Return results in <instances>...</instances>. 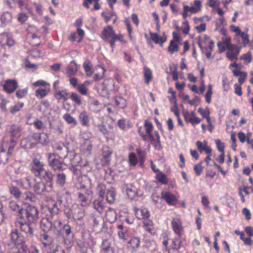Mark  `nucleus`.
Masks as SVG:
<instances>
[{
  "mask_svg": "<svg viewBox=\"0 0 253 253\" xmlns=\"http://www.w3.org/2000/svg\"><path fill=\"white\" fill-rule=\"evenodd\" d=\"M144 127L146 130V132L147 134V137L149 138L151 141H154L155 139L152 133V131L153 129V126L152 123L148 120H145L144 122Z\"/></svg>",
  "mask_w": 253,
  "mask_h": 253,
  "instance_id": "nucleus-24",
  "label": "nucleus"
},
{
  "mask_svg": "<svg viewBox=\"0 0 253 253\" xmlns=\"http://www.w3.org/2000/svg\"><path fill=\"white\" fill-rule=\"evenodd\" d=\"M47 217L43 218L41 221V228L45 233L52 231L53 222L51 220L50 214H47Z\"/></svg>",
  "mask_w": 253,
  "mask_h": 253,
  "instance_id": "nucleus-11",
  "label": "nucleus"
},
{
  "mask_svg": "<svg viewBox=\"0 0 253 253\" xmlns=\"http://www.w3.org/2000/svg\"><path fill=\"white\" fill-rule=\"evenodd\" d=\"M71 99L77 105H81V100L80 96L76 93L72 92L70 96Z\"/></svg>",
  "mask_w": 253,
  "mask_h": 253,
  "instance_id": "nucleus-51",
  "label": "nucleus"
},
{
  "mask_svg": "<svg viewBox=\"0 0 253 253\" xmlns=\"http://www.w3.org/2000/svg\"><path fill=\"white\" fill-rule=\"evenodd\" d=\"M63 119L69 125L76 126L78 124L76 119L69 113H66L63 116Z\"/></svg>",
  "mask_w": 253,
  "mask_h": 253,
  "instance_id": "nucleus-35",
  "label": "nucleus"
},
{
  "mask_svg": "<svg viewBox=\"0 0 253 253\" xmlns=\"http://www.w3.org/2000/svg\"><path fill=\"white\" fill-rule=\"evenodd\" d=\"M4 36H5L6 45L12 46L15 44V41L9 34L6 33L4 34Z\"/></svg>",
  "mask_w": 253,
  "mask_h": 253,
  "instance_id": "nucleus-53",
  "label": "nucleus"
},
{
  "mask_svg": "<svg viewBox=\"0 0 253 253\" xmlns=\"http://www.w3.org/2000/svg\"><path fill=\"white\" fill-rule=\"evenodd\" d=\"M171 225L174 233L177 236H182L184 228L181 219L178 217H172Z\"/></svg>",
  "mask_w": 253,
  "mask_h": 253,
  "instance_id": "nucleus-10",
  "label": "nucleus"
},
{
  "mask_svg": "<svg viewBox=\"0 0 253 253\" xmlns=\"http://www.w3.org/2000/svg\"><path fill=\"white\" fill-rule=\"evenodd\" d=\"M126 193L129 198L131 199H133L136 194L135 190L132 188H126Z\"/></svg>",
  "mask_w": 253,
  "mask_h": 253,
  "instance_id": "nucleus-60",
  "label": "nucleus"
},
{
  "mask_svg": "<svg viewBox=\"0 0 253 253\" xmlns=\"http://www.w3.org/2000/svg\"><path fill=\"white\" fill-rule=\"evenodd\" d=\"M47 92L48 91L47 90L39 88L36 90L35 95L38 98L42 99L47 95Z\"/></svg>",
  "mask_w": 253,
  "mask_h": 253,
  "instance_id": "nucleus-47",
  "label": "nucleus"
},
{
  "mask_svg": "<svg viewBox=\"0 0 253 253\" xmlns=\"http://www.w3.org/2000/svg\"><path fill=\"white\" fill-rule=\"evenodd\" d=\"M196 145L198 150L201 153L205 152L208 154V156L206 158H210L211 156L210 154L211 152V149L210 147L208 146L207 142L205 141L204 143H203L200 141H197L196 142Z\"/></svg>",
  "mask_w": 253,
  "mask_h": 253,
  "instance_id": "nucleus-15",
  "label": "nucleus"
},
{
  "mask_svg": "<svg viewBox=\"0 0 253 253\" xmlns=\"http://www.w3.org/2000/svg\"><path fill=\"white\" fill-rule=\"evenodd\" d=\"M89 183V180L86 178L84 179L79 178L78 182L76 183V187L78 189L85 190V191L87 188H90L87 185Z\"/></svg>",
  "mask_w": 253,
  "mask_h": 253,
  "instance_id": "nucleus-25",
  "label": "nucleus"
},
{
  "mask_svg": "<svg viewBox=\"0 0 253 253\" xmlns=\"http://www.w3.org/2000/svg\"><path fill=\"white\" fill-rule=\"evenodd\" d=\"M10 193L13 196L15 199H19L22 193L20 190L16 186H10L9 188Z\"/></svg>",
  "mask_w": 253,
  "mask_h": 253,
  "instance_id": "nucleus-37",
  "label": "nucleus"
},
{
  "mask_svg": "<svg viewBox=\"0 0 253 253\" xmlns=\"http://www.w3.org/2000/svg\"><path fill=\"white\" fill-rule=\"evenodd\" d=\"M135 215L138 219H146L150 216V213L146 208L137 209L135 211Z\"/></svg>",
  "mask_w": 253,
  "mask_h": 253,
  "instance_id": "nucleus-20",
  "label": "nucleus"
},
{
  "mask_svg": "<svg viewBox=\"0 0 253 253\" xmlns=\"http://www.w3.org/2000/svg\"><path fill=\"white\" fill-rule=\"evenodd\" d=\"M168 51L171 53L173 54L175 52L178 50V46L175 43L173 40H171L170 42L169 46H168Z\"/></svg>",
  "mask_w": 253,
  "mask_h": 253,
  "instance_id": "nucleus-45",
  "label": "nucleus"
},
{
  "mask_svg": "<svg viewBox=\"0 0 253 253\" xmlns=\"http://www.w3.org/2000/svg\"><path fill=\"white\" fill-rule=\"evenodd\" d=\"M101 248V251L112 250V248L111 247V244L107 240H104L103 241Z\"/></svg>",
  "mask_w": 253,
  "mask_h": 253,
  "instance_id": "nucleus-55",
  "label": "nucleus"
},
{
  "mask_svg": "<svg viewBox=\"0 0 253 253\" xmlns=\"http://www.w3.org/2000/svg\"><path fill=\"white\" fill-rule=\"evenodd\" d=\"M115 31L112 26L109 25L104 28L101 38L103 40L108 41L112 48L115 46L114 43Z\"/></svg>",
  "mask_w": 253,
  "mask_h": 253,
  "instance_id": "nucleus-7",
  "label": "nucleus"
},
{
  "mask_svg": "<svg viewBox=\"0 0 253 253\" xmlns=\"http://www.w3.org/2000/svg\"><path fill=\"white\" fill-rule=\"evenodd\" d=\"M83 66L86 76L88 77H91L93 74V72L91 70L92 64L91 62L89 60L86 59L84 62Z\"/></svg>",
  "mask_w": 253,
  "mask_h": 253,
  "instance_id": "nucleus-32",
  "label": "nucleus"
},
{
  "mask_svg": "<svg viewBox=\"0 0 253 253\" xmlns=\"http://www.w3.org/2000/svg\"><path fill=\"white\" fill-rule=\"evenodd\" d=\"M77 89L78 91L82 95H86L87 92V88L85 85V84H82L78 85Z\"/></svg>",
  "mask_w": 253,
  "mask_h": 253,
  "instance_id": "nucleus-56",
  "label": "nucleus"
},
{
  "mask_svg": "<svg viewBox=\"0 0 253 253\" xmlns=\"http://www.w3.org/2000/svg\"><path fill=\"white\" fill-rule=\"evenodd\" d=\"M25 218L29 223L36 222L39 218V211L34 206H29L26 209H24V219Z\"/></svg>",
  "mask_w": 253,
  "mask_h": 253,
  "instance_id": "nucleus-6",
  "label": "nucleus"
},
{
  "mask_svg": "<svg viewBox=\"0 0 253 253\" xmlns=\"http://www.w3.org/2000/svg\"><path fill=\"white\" fill-rule=\"evenodd\" d=\"M66 175L63 173H58L56 175V183L60 186H63L66 183Z\"/></svg>",
  "mask_w": 253,
  "mask_h": 253,
  "instance_id": "nucleus-39",
  "label": "nucleus"
},
{
  "mask_svg": "<svg viewBox=\"0 0 253 253\" xmlns=\"http://www.w3.org/2000/svg\"><path fill=\"white\" fill-rule=\"evenodd\" d=\"M35 184L33 185V187L35 192L38 194H42L44 192L47 191V187L45 185L44 183L41 181H37L35 179L33 180Z\"/></svg>",
  "mask_w": 253,
  "mask_h": 253,
  "instance_id": "nucleus-17",
  "label": "nucleus"
},
{
  "mask_svg": "<svg viewBox=\"0 0 253 253\" xmlns=\"http://www.w3.org/2000/svg\"><path fill=\"white\" fill-rule=\"evenodd\" d=\"M116 194L113 188L108 189L106 195V199L108 203L112 204L116 200Z\"/></svg>",
  "mask_w": 253,
  "mask_h": 253,
  "instance_id": "nucleus-29",
  "label": "nucleus"
},
{
  "mask_svg": "<svg viewBox=\"0 0 253 253\" xmlns=\"http://www.w3.org/2000/svg\"><path fill=\"white\" fill-rule=\"evenodd\" d=\"M239 54V51H237V52H227L226 56L229 59L233 61V60L237 59V56Z\"/></svg>",
  "mask_w": 253,
  "mask_h": 253,
  "instance_id": "nucleus-58",
  "label": "nucleus"
},
{
  "mask_svg": "<svg viewBox=\"0 0 253 253\" xmlns=\"http://www.w3.org/2000/svg\"><path fill=\"white\" fill-rule=\"evenodd\" d=\"M79 119L80 121L81 124L83 126H87L89 125V118L86 113L83 111L80 113L79 116Z\"/></svg>",
  "mask_w": 253,
  "mask_h": 253,
  "instance_id": "nucleus-33",
  "label": "nucleus"
},
{
  "mask_svg": "<svg viewBox=\"0 0 253 253\" xmlns=\"http://www.w3.org/2000/svg\"><path fill=\"white\" fill-rule=\"evenodd\" d=\"M31 38L32 40L30 41V43L33 45L37 46L40 44L39 38L36 34H32L31 36Z\"/></svg>",
  "mask_w": 253,
  "mask_h": 253,
  "instance_id": "nucleus-59",
  "label": "nucleus"
},
{
  "mask_svg": "<svg viewBox=\"0 0 253 253\" xmlns=\"http://www.w3.org/2000/svg\"><path fill=\"white\" fill-rule=\"evenodd\" d=\"M239 36L242 38L244 46H245L249 42V36L247 33L242 32Z\"/></svg>",
  "mask_w": 253,
  "mask_h": 253,
  "instance_id": "nucleus-62",
  "label": "nucleus"
},
{
  "mask_svg": "<svg viewBox=\"0 0 253 253\" xmlns=\"http://www.w3.org/2000/svg\"><path fill=\"white\" fill-rule=\"evenodd\" d=\"M156 179L162 184H166L168 183V179L165 174L160 172L156 175Z\"/></svg>",
  "mask_w": 253,
  "mask_h": 253,
  "instance_id": "nucleus-44",
  "label": "nucleus"
},
{
  "mask_svg": "<svg viewBox=\"0 0 253 253\" xmlns=\"http://www.w3.org/2000/svg\"><path fill=\"white\" fill-rule=\"evenodd\" d=\"M47 209L50 213L51 220L53 222V230L52 231L54 233L57 234L59 231H61L63 226L61 221L57 219V214L59 209L55 201H52L51 205H49Z\"/></svg>",
  "mask_w": 253,
  "mask_h": 253,
  "instance_id": "nucleus-3",
  "label": "nucleus"
},
{
  "mask_svg": "<svg viewBox=\"0 0 253 253\" xmlns=\"http://www.w3.org/2000/svg\"><path fill=\"white\" fill-rule=\"evenodd\" d=\"M145 248H146L149 252H153L157 250V247L156 242L153 241H149L145 243Z\"/></svg>",
  "mask_w": 253,
  "mask_h": 253,
  "instance_id": "nucleus-41",
  "label": "nucleus"
},
{
  "mask_svg": "<svg viewBox=\"0 0 253 253\" xmlns=\"http://www.w3.org/2000/svg\"><path fill=\"white\" fill-rule=\"evenodd\" d=\"M98 129L104 136H105L106 140H109L110 138L108 137L109 131H108L106 126L104 124H99L97 126Z\"/></svg>",
  "mask_w": 253,
  "mask_h": 253,
  "instance_id": "nucleus-43",
  "label": "nucleus"
},
{
  "mask_svg": "<svg viewBox=\"0 0 253 253\" xmlns=\"http://www.w3.org/2000/svg\"><path fill=\"white\" fill-rule=\"evenodd\" d=\"M140 245V240L139 238L136 237H133L127 241L126 248L131 253H134L139 248Z\"/></svg>",
  "mask_w": 253,
  "mask_h": 253,
  "instance_id": "nucleus-13",
  "label": "nucleus"
},
{
  "mask_svg": "<svg viewBox=\"0 0 253 253\" xmlns=\"http://www.w3.org/2000/svg\"><path fill=\"white\" fill-rule=\"evenodd\" d=\"M95 209L100 212V210H102L104 207L103 199L102 197L98 198L93 203Z\"/></svg>",
  "mask_w": 253,
  "mask_h": 253,
  "instance_id": "nucleus-40",
  "label": "nucleus"
},
{
  "mask_svg": "<svg viewBox=\"0 0 253 253\" xmlns=\"http://www.w3.org/2000/svg\"><path fill=\"white\" fill-rule=\"evenodd\" d=\"M182 236H177L172 239L171 245V249L174 251H178L182 247Z\"/></svg>",
  "mask_w": 253,
  "mask_h": 253,
  "instance_id": "nucleus-27",
  "label": "nucleus"
},
{
  "mask_svg": "<svg viewBox=\"0 0 253 253\" xmlns=\"http://www.w3.org/2000/svg\"><path fill=\"white\" fill-rule=\"evenodd\" d=\"M17 226H19L21 230L25 232L27 235L32 236L34 235L33 227L29 223L26 222H18Z\"/></svg>",
  "mask_w": 253,
  "mask_h": 253,
  "instance_id": "nucleus-16",
  "label": "nucleus"
},
{
  "mask_svg": "<svg viewBox=\"0 0 253 253\" xmlns=\"http://www.w3.org/2000/svg\"><path fill=\"white\" fill-rule=\"evenodd\" d=\"M34 180L31 177H27L24 179H19L16 180L17 184L20 185L25 189H29L32 187V183Z\"/></svg>",
  "mask_w": 253,
  "mask_h": 253,
  "instance_id": "nucleus-19",
  "label": "nucleus"
},
{
  "mask_svg": "<svg viewBox=\"0 0 253 253\" xmlns=\"http://www.w3.org/2000/svg\"><path fill=\"white\" fill-rule=\"evenodd\" d=\"M201 162H200L194 167V170L197 176L200 175L203 170V167L201 166Z\"/></svg>",
  "mask_w": 253,
  "mask_h": 253,
  "instance_id": "nucleus-57",
  "label": "nucleus"
},
{
  "mask_svg": "<svg viewBox=\"0 0 253 253\" xmlns=\"http://www.w3.org/2000/svg\"><path fill=\"white\" fill-rule=\"evenodd\" d=\"M30 168L36 176L46 180L47 186L50 188L51 187L53 175L50 171H47L43 168L42 162L40 161L39 159H33Z\"/></svg>",
  "mask_w": 253,
  "mask_h": 253,
  "instance_id": "nucleus-1",
  "label": "nucleus"
},
{
  "mask_svg": "<svg viewBox=\"0 0 253 253\" xmlns=\"http://www.w3.org/2000/svg\"><path fill=\"white\" fill-rule=\"evenodd\" d=\"M18 87L17 82L15 80H6L3 84V89L8 93H13Z\"/></svg>",
  "mask_w": 253,
  "mask_h": 253,
  "instance_id": "nucleus-14",
  "label": "nucleus"
},
{
  "mask_svg": "<svg viewBox=\"0 0 253 253\" xmlns=\"http://www.w3.org/2000/svg\"><path fill=\"white\" fill-rule=\"evenodd\" d=\"M81 150L86 156H89L91 154L92 145L90 140V134L83 132L81 134Z\"/></svg>",
  "mask_w": 253,
  "mask_h": 253,
  "instance_id": "nucleus-4",
  "label": "nucleus"
},
{
  "mask_svg": "<svg viewBox=\"0 0 253 253\" xmlns=\"http://www.w3.org/2000/svg\"><path fill=\"white\" fill-rule=\"evenodd\" d=\"M12 253H31L26 244L13 247Z\"/></svg>",
  "mask_w": 253,
  "mask_h": 253,
  "instance_id": "nucleus-28",
  "label": "nucleus"
},
{
  "mask_svg": "<svg viewBox=\"0 0 253 253\" xmlns=\"http://www.w3.org/2000/svg\"><path fill=\"white\" fill-rule=\"evenodd\" d=\"M115 103L117 106L120 108L123 109L126 105V100L122 96L115 97L114 98Z\"/></svg>",
  "mask_w": 253,
  "mask_h": 253,
  "instance_id": "nucleus-34",
  "label": "nucleus"
},
{
  "mask_svg": "<svg viewBox=\"0 0 253 253\" xmlns=\"http://www.w3.org/2000/svg\"><path fill=\"white\" fill-rule=\"evenodd\" d=\"M9 208L20 218L24 219V209L22 205H19L15 201H11L9 203Z\"/></svg>",
  "mask_w": 253,
  "mask_h": 253,
  "instance_id": "nucleus-12",
  "label": "nucleus"
},
{
  "mask_svg": "<svg viewBox=\"0 0 253 253\" xmlns=\"http://www.w3.org/2000/svg\"><path fill=\"white\" fill-rule=\"evenodd\" d=\"M144 77L145 83L147 84H149V83L150 82L152 79V71L149 68L147 67L144 68Z\"/></svg>",
  "mask_w": 253,
  "mask_h": 253,
  "instance_id": "nucleus-38",
  "label": "nucleus"
},
{
  "mask_svg": "<svg viewBox=\"0 0 253 253\" xmlns=\"http://www.w3.org/2000/svg\"><path fill=\"white\" fill-rule=\"evenodd\" d=\"M150 35L152 40L156 43L160 44L161 45L166 42L167 40V37L166 35H163L162 37H160L157 33H150Z\"/></svg>",
  "mask_w": 253,
  "mask_h": 253,
  "instance_id": "nucleus-23",
  "label": "nucleus"
},
{
  "mask_svg": "<svg viewBox=\"0 0 253 253\" xmlns=\"http://www.w3.org/2000/svg\"><path fill=\"white\" fill-rule=\"evenodd\" d=\"M10 238L13 244V247L25 244V239L17 229H13L10 234Z\"/></svg>",
  "mask_w": 253,
  "mask_h": 253,
  "instance_id": "nucleus-8",
  "label": "nucleus"
},
{
  "mask_svg": "<svg viewBox=\"0 0 253 253\" xmlns=\"http://www.w3.org/2000/svg\"><path fill=\"white\" fill-rule=\"evenodd\" d=\"M112 154V151L108 147H104L102 148V155L103 158H108L110 157Z\"/></svg>",
  "mask_w": 253,
  "mask_h": 253,
  "instance_id": "nucleus-61",
  "label": "nucleus"
},
{
  "mask_svg": "<svg viewBox=\"0 0 253 253\" xmlns=\"http://www.w3.org/2000/svg\"><path fill=\"white\" fill-rule=\"evenodd\" d=\"M162 198L169 205H174L176 203V198L174 195L168 192H163L161 193Z\"/></svg>",
  "mask_w": 253,
  "mask_h": 253,
  "instance_id": "nucleus-18",
  "label": "nucleus"
},
{
  "mask_svg": "<svg viewBox=\"0 0 253 253\" xmlns=\"http://www.w3.org/2000/svg\"><path fill=\"white\" fill-rule=\"evenodd\" d=\"M77 211H75L73 214V217L75 219L80 220L82 218L84 215V213L83 210L79 208L76 209Z\"/></svg>",
  "mask_w": 253,
  "mask_h": 253,
  "instance_id": "nucleus-46",
  "label": "nucleus"
},
{
  "mask_svg": "<svg viewBox=\"0 0 253 253\" xmlns=\"http://www.w3.org/2000/svg\"><path fill=\"white\" fill-rule=\"evenodd\" d=\"M97 70L99 71V72L95 74L94 76V80L95 81L102 79L104 77V73L105 72L104 68L102 66H98Z\"/></svg>",
  "mask_w": 253,
  "mask_h": 253,
  "instance_id": "nucleus-42",
  "label": "nucleus"
},
{
  "mask_svg": "<svg viewBox=\"0 0 253 253\" xmlns=\"http://www.w3.org/2000/svg\"><path fill=\"white\" fill-rule=\"evenodd\" d=\"M69 93L65 90H55L54 96L58 100H63L66 101L68 99Z\"/></svg>",
  "mask_w": 253,
  "mask_h": 253,
  "instance_id": "nucleus-26",
  "label": "nucleus"
},
{
  "mask_svg": "<svg viewBox=\"0 0 253 253\" xmlns=\"http://www.w3.org/2000/svg\"><path fill=\"white\" fill-rule=\"evenodd\" d=\"M117 125L118 127L122 130H125L126 127V121L124 118H122L118 121Z\"/></svg>",
  "mask_w": 253,
  "mask_h": 253,
  "instance_id": "nucleus-64",
  "label": "nucleus"
},
{
  "mask_svg": "<svg viewBox=\"0 0 253 253\" xmlns=\"http://www.w3.org/2000/svg\"><path fill=\"white\" fill-rule=\"evenodd\" d=\"M212 94V85L211 84H209L208 86V90L205 95L206 101L209 104L211 102Z\"/></svg>",
  "mask_w": 253,
  "mask_h": 253,
  "instance_id": "nucleus-48",
  "label": "nucleus"
},
{
  "mask_svg": "<svg viewBox=\"0 0 253 253\" xmlns=\"http://www.w3.org/2000/svg\"><path fill=\"white\" fill-rule=\"evenodd\" d=\"M241 59L244 60L246 63H250L252 61V56L250 52L243 54L240 57Z\"/></svg>",
  "mask_w": 253,
  "mask_h": 253,
  "instance_id": "nucleus-63",
  "label": "nucleus"
},
{
  "mask_svg": "<svg viewBox=\"0 0 253 253\" xmlns=\"http://www.w3.org/2000/svg\"><path fill=\"white\" fill-rule=\"evenodd\" d=\"M77 64L72 61L67 67V73L69 76L74 75L77 71Z\"/></svg>",
  "mask_w": 253,
  "mask_h": 253,
  "instance_id": "nucleus-31",
  "label": "nucleus"
},
{
  "mask_svg": "<svg viewBox=\"0 0 253 253\" xmlns=\"http://www.w3.org/2000/svg\"><path fill=\"white\" fill-rule=\"evenodd\" d=\"M216 147L218 151L221 153L218 158H224V144L219 139H216L215 141Z\"/></svg>",
  "mask_w": 253,
  "mask_h": 253,
  "instance_id": "nucleus-36",
  "label": "nucleus"
},
{
  "mask_svg": "<svg viewBox=\"0 0 253 253\" xmlns=\"http://www.w3.org/2000/svg\"><path fill=\"white\" fill-rule=\"evenodd\" d=\"M197 43L203 53L207 50L208 48L206 46V44L203 43L202 37H198L197 38Z\"/></svg>",
  "mask_w": 253,
  "mask_h": 253,
  "instance_id": "nucleus-54",
  "label": "nucleus"
},
{
  "mask_svg": "<svg viewBox=\"0 0 253 253\" xmlns=\"http://www.w3.org/2000/svg\"><path fill=\"white\" fill-rule=\"evenodd\" d=\"M92 194L91 188H87L84 193L78 192L77 193V200L81 203L83 207H85L89 203V197Z\"/></svg>",
  "mask_w": 253,
  "mask_h": 253,
  "instance_id": "nucleus-9",
  "label": "nucleus"
},
{
  "mask_svg": "<svg viewBox=\"0 0 253 253\" xmlns=\"http://www.w3.org/2000/svg\"><path fill=\"white\" fill-rule=\"evenodd\" d=\"M21 127L16 125H12L7 127L6 134L9 135L10 137V145L9 146L6 153L7 157L12 156L13 148L17 142V140L21 135Z\"/></svg>",
  "mask_w": 253,
  "mask_h": 253,
  "instance_id": "nucleus-2",
  "label": "nucleus"
},
{
  "mask_svg": "<svg viewBox=\"0 0 253 253\" xmlns=\"http://www.w3.org/2000/svg\"><path fill=\"white\" fill-rule=\"evenodd\" d=\"M49 164L54 170L62 169L63 164L59 159H51L49 161Z\"/></svg>",
  "mask_w": 253,
  "mask_h": 253,
  "instance_id": "nucleus-30",
  "label": "nucleus"
},
{
  "mask_svg": "<svg viewBox=\"0 0 253 253\" xmlns=\"http://www.w3.org/2000/svg\"><path fill=\"white\" fill-rule=\"evenodd\" d=\"M23 198L27 201L30 202H34L35 200V195L30 192H26L24 193L22 195Z\"/></svg>",
  "mask_w": 253,
  "mask_h": 253,
  "instance_id": "nucleus-50",
  "label": "nucleus"
},
{
  "mask_svg": "<svg viewBox=\"0 0 253 253\" xmlns=\"http://www.w3.org/2000/svg\"><path fill=\"white\" fill-rule=\"evenodd\" d=\"M28 90V87L23 89H18L16 92L15 95L18 98H22L27 94Z\"/></svg>",
  "mask_w": 253,
  "mask_h": 253,
  "instance_id": "nucleus-49",
  "label": "nucleus"
},
{
  "mask_svg": "<svg viewBox=\"0 0 253 253\" xmlns=\"http://www.w3.org/2000/svg\"><path fill=\"white\" fill-rule=\"evenodd\" d=\"M41 240L44 247L49 250L51 249V241L52 238L47 234V233L44 232L43 234L41 235Z\"/></svg>",
  "mask_w": 253,
  "mask_h": 253,
  "instance_id": "nucleus-21",
  "label": "nucleus"
},
{
  "mask_svg": "<svg viewBox=\"0 0 253 253\" xmlns=\"http://www.w3.org/2000/svg\"><path fill=\"white\" fill-rule=\"evenodd\" d=\"M57 234L62 236L66 248L67 249L70 248L72 246L73 237L71 226L68 224H64L62 227L61 231H59Z\"/></svg>",
  "mask_w": 253,
  "mask_h": 253,
  "instance_id": "nucleus-5",
  "label": "nucleus"
},
{
  "mask_svg": "<svg viewBox=\"0 0 253 253\" xmlns=\"http://www.w3.org/2000/svg\"><path fill=\"white\" fill-rule=\"evenodd\" d=\"M23 103H17L14 106L11 108L10 110V112L12 114H14L16 112H18L20 110V109L23 107Z\"/></svg>",
  "mask_w": 253,
  "mask_h": 253,
  "instance_id": "nucleus-52",
  "label": "nucleus"
},
{
  "mask_svg": "<svg viewBox=\"0 0 253 253\" xmlns=\"http://www.w3.org/2000/svg\"><path fill=\"white\" fill-rule=\"evenodd\" d=\"M12 19V14L8 11L3 12L0 17V21L1 23L4 25L9 24Z\"/></svg>",
  "mask_w": 253,
  "mask_h": 253,
  "instance_id": "nucleus-22",
  "label": "nucleus"
}]
</instances>
